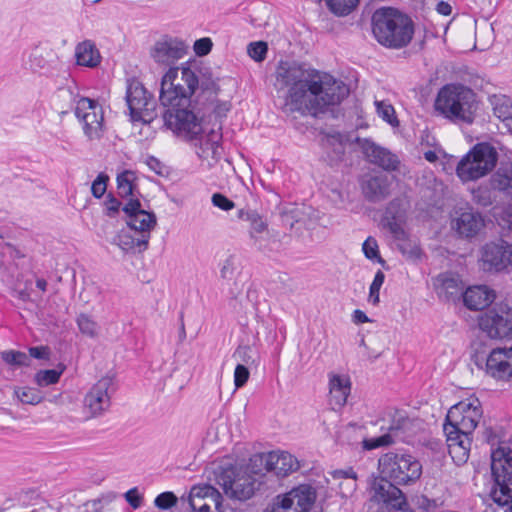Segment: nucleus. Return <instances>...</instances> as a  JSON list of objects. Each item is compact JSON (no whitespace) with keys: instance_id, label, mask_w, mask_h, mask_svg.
<instances>
[{"instance_id":"obj_1","label":"nucleus","mask_w":512,"mask_h":512,"mask_svg":"<svg viewBox=\"0 0 512 512\" xmlns=\"http://www.w3.org/2000/svg\"><path fill=\"white\" fill-rule=\"evenodd\" d=\"M188 53V45L177 37L163 35L149 49V56L161 68H168L161 79L160 102L164 108V125L176 134L195 138L202 132L194 113L191 97L199 81L189 66L176 63Z\"/></svg>"},{"instance_id":"obj_2","label":"nucleus","mask_w":512,"mask_h":512,"mask_svg":"<svg viewBox=\"0 0 512 512\" xmlns=\"http://www.w3.org/2000/svg\"><path fill=\"white\" fill-rule=\"evenodd\" d=\"M274 87L279 95L283 93L285 113L299 112L314 117L340 104L349 94L348 87L331 75L288 61L278 63Z\"/></svg>"},{"instance_id":"obj_3","label":"nucleus","mask_w":512,"mask_h":512,"mask_svg":"<svg viewBox=\"0 0 512 512\" xmlns=\"http://www.w3.org/2000/svg\"><path fill=\"white\" fill-rule=\"evenodd\" d=\"M482 416L478 398H468L453 405L446 415L443 431L449 454L457 464L465 463L471 447L470 434L477 427Z\"/></svg>"},{"instance_id":"obj_4","label":"nucleus","mask_w":512,"mask_h":512,"mask_svg":"<svg viewBox=\"0 0 512 512\" xmlns=\"http://www.w3.org/2000/svg\"><path fill=\"white\" fill-rule=\"evenodd\" d=\"M372 32L378 43L392 48L406 47L414 34V23L408 16L398 10L383 7L372 16Z\"/></svg>"},{"instance_id":"obj_5","label":"nucleus","mask_w":512,"mask_h":512,"mask_svg":"<svg viewBox=\"0 0 512 512\" xmlns=\"http://www.w3.org/2000/svg\"><path fill=\"white\" fill-rule=\"evenodd\" d=\"M435 109L453 122L471 124L478 108L475 93L463 85L448 84L442 87L435 100Z\"/></svg>"},{"instance_id":"obj_6","label":"nucleus","mask_w":512,"mask_h":512,"mask_svg":"<svg viewBox=\"0 0 512 512\" xmlns=\"http://www.w3.org/2000/svg\"><path fill=\"white\" fill-rule=\"evenodd\" d=\"M498 161V153L489 143H478L466 153L456 166V175L462 182L476 181L489 174Z\"/></svg>"},{"instance_id":"obj_7","label":"nucleus","mask_w":512,"mask_h":512,"mask_svg":"<svg viewBox=\"0 0 512 512\" xmlns=\"http://www.w3.org/2000/svg\"><path fill=\"white\" fill-rule=\"evenodd\" d=\"M378 470L398 485H412L422 475V464L413 455L388 452L379 458Z\"/></svg>"},{"instance_id":"obj_8","label":"nucleus","mask_w":512,"mask_h":512,"mask_svg":"<svg viewBox=\"0 0 512 512\" xmlns=\"http://www.w3.org/2000/svg\"><path fill=\"white\" fill-rule=\"evenodd\" d=\"M491 473L495 486L491 497L499 506L512 502V449L500 446L491 453Z\"/></svg>"},{"instance_id":"obj_9","label":"nucleus","mask_w":512,"mask_h":512,"mask_svg":"<svg viewBox=\"0 0 512 512\" xmlns=\"http://www.w3.org/2000/svg\"><path fill=\"white\" fill-rule=\"evenodd\" d=\"M254 466L250 463L248 467H229L220 472L217 482L228 497L246 500L254 494L256 480L251 475L257 473Z\"/></svg>"},{"instance_id":"obj_10","label":"nucleus","mask_w":512,"mask_h":512,"mask_svg":"<svg viewBox=\"0 0 512 512\" xmlns=\"http://www.w3.org/2000/svg\"><path fill=\"white\" fill-rule=\"evenodd\" d=\"M479 327L491 339H512V306L496 304L479 317Z\"/></svg>"},{"instance_id":"obj_11","label":"nucleus","mask_w":512,"mask_h":512,"mask_svg":"<svg viewBox=\"0 0 512 512\" xmlns=\"http://www.w3.org/2000/svg\"><path fill=\"white\" fill-rule=\"evenodd\" d=\"M126 102L133 121L150 123L156 117L154 98L139 81L128 82Z\"/></svg>"},{"instance_id":"obj_12","label":"nucleus","mask_w":512,"mask_h":512,"mask_svg":"<svg viewBox=\"0 0 512 512\" xmlns=\"http://www.w3.org/2000/svg\"><path fill=\"white\" fill-rule=\"evenodd\" d=\"M479 262L485 272H508L512 267V243L504 239L485 243L480 249Z\"/></svg>"},{"instance_id":"obj_13","label":"nucleus","mask_w":512,"mask_h":512,"mask_svg":"<svg viewBox=\"0 0 512 512\" xmlns=\"http://www.w3.org/2000/svg\"><path fill=\"white\" fill-rule=\"evenodd\" d=\"M75 116L89 140H99L103 136L104 114L102 106L96 100L80 98L75 107Z\"/></svg>"},{"instance_id":"obj_14","label":"nucleus","mask_w":512,"mask_h":512,"mask_svg":"<svg viewBox=\"0 0 512 512\" xmlns=\"http://www.w3.org/2000/svg\"><path fill=\"white\" fill-rule=\"evenodd\" d=\"M397 485L384 475H372L370 481L371 501L383 504L389 509L405 510L408 506L407 499Z\"/></svg>"},{"instance_id":"obj_15","label":"nucleus","mask_w":512,"mask_h":512,"mask_svg":"<svg viewBox=\"0 0 512 512\" xmlns=\"http://www.w3.org/2000/svg\"><path fill=\"white\" fill-rule=\"evenodd\" d=\"M413 421L404 411L395 410L390 414V424L387 427L388 432L375 438L363 441V447L366 450H372L383 446H388L399 441H407L411 435Z\"/></svg>"},{"instance_id":"obj_16","label":"nucleus","mask_w":512,"mask_h":512,"mask_svg":"<svg viewBox=\"0 0 512 512\" xmlns=\"http://www.w3.org/2000/svg\"><path fill=\"white\" fill-rule=\"evenodd\" d=\"M316 500V490L308 484H300L285 493L273 512H309Z\"/></svg>"},{"instance_id":"obj_17","label":"nucleus","mask_w":512,"mask_h":512,"mask_svg":"<svg viewBox=\"0 0 512 512\" xmlns=\"http://www.w3.org/2000/svg\"><path fill=\"white\" fill-rule=\"evenodd\" d=\"M113 381L103 377L96 382L84 397V410L90 417H98L105 413L111 405Z\"/></svg>"},{"instance_id":"obj_18","label":"nucleus","mask_w":512,"mask_h":512,"mask_svg":"<svg viewBox=\"0 0 512 512\" xmlns=\"http://www.w3.org/2000/svg\"><path fill=\"white\" fill-rule=\"evenodd\" d=\"M251 464L263 466L267 472H274L279 477L299 469L298 460L288 452H269L251 458Z\"/></svg>"},{"instance_id":"obj_19","label":"nucleus","mask_w":512,"mask_h":512,"mask_svg":"<svg viewBox=\"0 0 512 512\" xmlns=\"http://www.w3.org/2000/svg\"><path fill=\"white\" fill-rule=\"evenodd\" d=\"M485 367L491 377L512 381V346L493 349L486 358Z\"/></svg>"},{"instance_id":"obj_20","label":"nucleus","mask_w":512,"mask_h":512,"mask_svg":"<svg viewBox=\"0 0 512 512\" xmlns=\"http://www.w3.org/2000/svg\"><path fill=\"white\" fill-rule=\"evenodd\" d=\"M361 149L368 161L387 172L397 171L400 166L398 156L385 147L379 146L369 139L361 142Z\"/></svg>"},{"instance_id":"obj_21","label":"nucleus","mask_w":512,"mask_h":512,"mask_svg":"<svg viewBox=\"0 0 512 512\" xmlns=\"http://www.w3.org/2000/svg\"><path fill=\"white\" fill-rule=\"evenodd\" d=\"M193 512H223L221 496L211 486L193 487L189 495Z\"/></svg>"},{"instance_id":"obj_22","label":"nucleus","mask_w":512,"mask_h":512,"mask_svg":"<svg viewBox=\"0 0 512 512\" xmlns=\"http://www.w3.org/2000/svg\"><path fill=\"white\" fill-rule=\"evenodd\" d=\"M452 228L462 237L471 238L478 234L484 226L482 215L472 209L456 211L451 222Z\"/></svg>"},{"instance_id":"obj_23","label":"nucleus","mask_w":512,"mask_h":512,"mask_svg":"<svg viewBox=\"0 0 512 512\" xmlns=\"http://www.w3.org/2000/svg\"><path fill=\"white\" fill-rule=\"evenodd\" d=\"M391 182L388 176L383 174L368 175L361 183L364 197L372 203H378L390 195Z\"/></svg>"},{"instance_id":"obj_24","label":"nucleus","mask_w":512,"mask_h":512,"mask_svg":"<svg viewBox=\"0 0 512 512\" xmlns=\"http://www.w3.org/2000/svg\"><path fill=\"white\" fill-rule=\"evenodd\" d=\"M351 392L349 376L329 373V403L334 410L343 407Z\"/></svg>"},{"instance_id":"obj_25","label":"nucleus","mask_w":512,"mask_h":512,"mask_svg":"<svg viewBox=\"0 0 512 512\" xmlns=\"http://www.w3.org/2000/svg\"><path fill=\"white\" fill-rule=\"evenodd\" d=\"M438 296L447 302H457L464 294V284L457 275L441 274L437 278Z\"/></svg>"},{"instance_id":"obj_26","label":"nucleus","mask_w":512,"mask_h":512,"mask_svg":"<svg viewBox=\"0 0 512 512\" xmlns=\"http://www.w3.org/2000/svg\"><path fill=\"white\" fill-rule=\"evenodd\" d=\"M80 98L82 97L78 93L76 84L71 82V84L56 90L52 97V104L60 115H66L70 110H75Z\"/></svg>"},{"instance_id":"obj_27","label":"nucleus","mask_w":512,"mask_h":512,"mask_svg":"<svg viewBox=\"0 0 512 512\" xmlns=\"http://www.w3.org/2000/svg\"><path fill=\"white\" fill-rule=\"evenodd\" d=\"M495 299V293L485 285L469 287L464 291L462 300L470 310H482Z\"/></svg>"},{"instance_id":"obj_28","label":"nucleus","mask_w":512,"mask_h":512,"mask_svg":"<svg viewBox=\"0 0 512 512\" xmlns=\"http://www.w3.org/2000/svg\"><path fill=\"white\" fill-rule=\"evenodd\" d=\"M132 230H121L113 238L112 244L118 246L124 253L143 252L148 248L146 238H141L137 234H132Z\"/></svg>"},{"instance_id":"obj_29","label":"nucleus","mask_w":512,"mask_h":512,"mask_svg":"<svg viewBox=\"0 0 512 512\" xmlns=\"http://www.w3.org/2000/svg\"><path fill=\"white\" fill-rule=\"evenodd\" d=\"M127 225L135 234L139 235L141 238H146L149 244L151 230L156 225V216L154 213L145 210L138 211L134 217L127 220Z\"/></svg>"},{"instance_id":"obj_30","label":"nucleus","mask_w":512,"mask_h":512,"mask_svg":"<svg viewBox=\"0 0 512 512\" xmlns=\"http://www.w3.org/2000/svg\"><path fill=\"white\" fill-rule=\"evenodd\" d=\"M75 57L78 65L90 68L98 66L101 62V55L90 40L83 41L76 46Z\"/></svg>"},{"instance_id":"obj_31","label":"nucleus","mask_w":512,"mask_h":512,"mask_svg":"<svg viewBox=\"0 0 512 512\" xmlns=\"http://www.w3.org/2000/svg\"><path fill=\"white\" fill-rule=\"evenodd\" d=\"M237 216L240 220L248 223L250 236L254 239L267 229V223L256 211L240 209Z\"/></svg>"},{"instance_id":"obj_32","label":"nucleus","mask_w":512,"mask_h":512,"mask_svg":"<svg viewBox=\"0 0 512 512\" xmlns=\"http://www.w3.org/2000/svg\"><path fill=\"white\" fill-rule=\"evenodd\" d=\"M491 188L510 193L512 191V168H499L490 178Z\"/></svg>"},{"instance_id":"obj_33","label":"nucleus","mask_w":512,"mask_h":512,"mask_svg":"<svg viewBox=\"0 0 512 512\" xmlns=\"http://www.w3.org/2000/svg\"><path fill=\"white\" fill-rule=\"evenodd\" d=\"M135 179L134 172L130 170H125L117 176V190L120 197L126 198L133 195Z\"/></svg>"},{"instance_id":"obj_34","label":"nucleus","mask_w":512,"mask_h":512,"mask_svg":"<svg viewBox=\"0 0 512 512\" xmlns=\"http://www.w3.org/2000/svg\"><path fill=\"white\" fill-rule=\"evenodd\" d=\"M79 331L86 337L97 338L99 335L100 327L98 323L88 314L81 313L76 319Z\"/></svg>"},{"instance_id":"obj_35","label":"nucleus","mask_w":512,"mask_h":512,"mask_svg":"<svg viewBox=\"0 0 512 512\" xmlns=\"http://www.w3.org/2000/svg\"><path fill=\"white\" fill-rule=\"evenodd\" d=\"M494 115L500 120H508L512 117V103L506 96H494L491 99Z\"/></svg>"},{"instance_id":"obj_36","label":"nucleus","mask_w":512,"mask_h":512,"mask_svg":"<svg viewBox=\"0 0 512 512\" xmlns=\"http://www.w3.org/2000/svg\"><path fill=\"white\" fill-rule=\"evenodd\" d=\"M326 6L336 16L350 14L358 5L359 0H325Z\"/></svg>"},{"instance_id":"obj_37","label":"nucleus","mask_w":512,"mask_h":512,"mask_svg":"<svg viewBox=\"0 0 512 512\" xmlns=\"http://www.w3.org/2000/svg\"><path fill=\"white\" fill-rule=\"evenodd\" d=\"M64 371V366L61 369H48V370H40L35 374L34 380L36 384L40 387H46L52 384H56L62 373Z\"/></svg>"},{"instance_id":"obj_38","label":"nucleus","mask_w":512,"mask_h":512,"mask_svg":"<svg viewBox=\"0 0 512 512\" xmlns=\"http://www.w3.org/2000/svg\"><path fill=\"white\" fill-rule=\"evenodd\" d=\"M15 393L24 404L37 405L43 400V395L37 388L22 387L16 390Z\"/></svg>"},{"instance_id":"obj_39","label":"nucleus","mask_w":512,"mask_h":512,"mask_svg":"<svg viewBox=\"0 0 512 512\" xmlns=\"http://www.w3.org/2000/svg\"><path fill=\"white\" fill-rule=\"evenodd\" d=\"M404 200L401 198H394L387 205L383 217L385 219H403L405 218Z\"/></svg>"},{"instance_id":"obj_40","label":"nucleus","mask_w":512,"mask_h":512,"mask_svg":"<svg viewBox=\"0 0 512 512\" xmlns=\"http://www.w3.org/2000/svg\"><path fill=\"white\" fill-rule=\"evenodd\" d=\"M3 361L12 366H29L30 358L24 352L21 351H4L1 354Z\"/></svg>"},{"instance_id":"obj_41","label":"nucleus","mask_w":512,"mask_h":512,"mask_svg":"<svg viewBox=\"0 0 512 512\" xmlns=\"http://www.w3.org/2000/svg\"><path fill=\"white\" fill-rule=\"evenodd\" d=\"M375 104L379 117H381L384 121L392 126L398 125L399 122L395 115V110L391 104H388L384 101H376Z\"/></svg>"},{"instance_id":"obj_42","label":"nucleus","mask_w":512,"mask_h":512,"mask_svg":"<svg viewBox=\"0 0 512 512\" xmlns=\"http://www.w3.org/2000/svg\"><path fill=\"white\" fill-rule=\"evenodd\" d=\"M472 200L479 206L488 207L492 205L494 197L488 187L480 186L472 190Z\"/></svg>"},{"instance_id":"obj_43","label":"nucleus","mask_w":512,"mask_h":512,"mask_svg":"<svg viewBox=\"0 0 512 512\" xmlns=\"http://www.w3.org/2000/svg\"><path fill=\"white\" fill-rule=\"evenodd\" d=\"M322 146L325 149L331 148L337 158L344 154V144L340 134L327 135L322 139Z\"/></svg>"},{"instance_id":"obj_44","label":"nucleus","mask_w":512,"mask_h":512,"mask_svg":"<svg viewBox=\"0 0 512 512\" xmlns=\"http://www.w3.org/2000/svg\"><path fill=\"white\" fill-rule=\"evenodd\" d=\"M362 250L366 258L370 260H377L380 264L384 265L385 261L379 255L377 241L373 237H368L363 245Z\"/></svg>"},{"instance_id":"obj_45","label":"nucleus","mask_w":512,"mask_h":512,"mask_svg":"<svg viewBox=\"0 0 512 512\" xmlns=\"http://www.w3.org/2000/svg\"><path fill=\"white\" fill-rule=\"evenodd\" d=\"M385 280V275L381 270H378L369 288V301L373 305H377L380 301L379 292Z\"/></svg>"},{"instance_id":"obj_46","label":"nucleus","mask_w":512,"mask_h":512,"mask_svg":"<svg viewBox=\"0 0 512 512\" xmlns=\"http://www.w3.org/2000/svg\"><path fill=\"white\" fill-rule=\"evenodd\" d=\"M268 51L267 43L264 41L251 42L247 47L248 55L256 62H262Z\"/></svg>"},{"instance_id":"obj_47","label":"nucleus","mask_w":512,"mask_h":512,"mask_svg":"<svg viewBox=\"0 0 512 512\" xmlns=\"http://www.w3.org/2000/svg\"><path fill=\"white\" fill-rule=\"evenodd\" d=\"M178 498L173 492L160 493L154 500V505L161 510H168L177 504Z\"/></svg>"},{"instance_id":"obj_48","label":"nucleus","mask_w":512,"mask_h":512,"mask_svg":"<svg viewBox=\"0 0 512 512\" xmlns=\"http://www.w3.org/2000/svg\"><path fill=\"white\" fill-rule=\"evenodd\" d=\"M237 269V261L233 255L228 256L220 266V277L224 280H232Z\"/></svg>"},{"instance_id":"obj_49","label":"nucleus","mask_w":512,"mask_h":512,"mask_svg":"<svg viewBox=\"0 0 512 512\" xmlns=\"http://www.w3.org/2000/svg\"><path fill=\"white\" fill-rule=\"evenodd\" d=\"M402 222L403 219H385V217L382 219L383 226L388 228L396 239H402L405 236Z\"/></svg>"},{"instance_id":"obj_50","label":"nucleus","mask_w":512,"mask_h":512,"mask_svg":"<svg viewBox=\"0 0 512 512\" xmlns=\"http://www.w3.org/2000/svg\"><path fill=\"white\" fill-rule=\"evenodd\" d=\"M109 180L108 175L99 173L96 179L93 181L91 186L92 195L95 198H101L106 192L107 182Z\"/></svg>"},{"instance_id":"obj_51","label":"nucleus","mask_w":512,"mask_h":512,"mask_svg":"<svg viewBox=\"0 0 512 512\" xmlns=\"http://www.w3.org/2000/svg\"><path fill=\"white\" fill-rule=\"evenodd\" d=\"M250 376V372L246 365L244 364H237L234 371V384L236 388H240L244 386Z\"/></svg>"},{"instance_id":"obj_52","label":"nucleus","mask_w":512,"mask_h":512,"mask_svg":"<svg viewBox=\"0 0 512 512\" xmlns=\"http://www.w3.org/2000/svg\"><path fill=\"white\" fill-rule=\"evenodd\" d=\"M336 475L338 477L344 478L345 480H348V482L346 483V486H347V490L349 492H353V491L356 490V487H357V484H356L357 474H356V472L352 468H349L347 470L337 471Z\"/></svg>"},{"instance_id":"obj_53","label":"nucleus","mask_w":512,"mask_h":512,"mask_svg":"<svg viewBox=\"0 0 512 512\" xmlns=\"http://www.w3.org/2000/svg\"><path fill=\"white\" fill-rule=\"evenodd\" d=\"M145 163L150 170L154 171L159 176H167L169 173L167 166L154 156H147Z\"/></svg>"},{"instance_id":"obj_54","label":"nucleus","mask_w":512,"mask_h":512,"mask_svg":"<svg viewBox=\"0 0 512 512\" xmlns=\"http://www.w3.org/2000/svg\"><path fill=\"white\" fill-rule=\"evenodd\" d=\"M213 43L210 38L204 37L195 41L194 52L197 56H205L212 49Z\"/></svg>"},{"instance_id":"obj_55","label":"nucleus","mask_w":512,"mask_h":512,"mask_svg":"<svg viewBox=\"0 0 512 512\" xmlns=\"http://www.w3.org/2000/svg\"><path fill=\"white\" fill-rule=\"evenodd\" d=\"M212 203L214 206L218 207L221 210L228 211L231 210L235 204L232 200L227 198L225 195L221 193H214L212 195Z\"/></svg>"},{"instance_id":"obj_56","label":"nucleus","mask_w":512,"mask_h":512,"mask_svg":"<svg viewBox=\"0 0 512 512\" xmlns=\"http://www.w3.org/2000/svg\"><path fill=\"white\" fill-rule=\"evenodd\" d=\"M106 214L109 217H114L120 210L121 202L112 194H108L104 202Z\"/></svg>"},{"instance_id":"obj_57","label":"nucleus","mask_w":512,"mask_h":512,"mask_svg":"<svg viewBox=\"0 0 512 512\" xmlns=\"http://www.w3.org/2000/svg\"><path fill=\"white\" fill-rule=\"evenodd\" d=\"M122 210L128 216V219H131L138 213V211H143L144 209H142L141 203L138 199L131 198L122 208Z\"/></svg>"},{"instance_id":"obj_58","label":"nucleus","mask_w":512,"mask_h":512,"mask_svg":"<svg viewBox=\"0 0 512 512\" xmlns=\"http://www.w3.org/2000/svg\"><path fill=\"white\" fill-rule=\"evenodd\" d=\"M125 499L129 505L137 509L142 504V497L139 495L137 488H132L125 493Z\"/></svg>"},{"instance_id":"obj_59","label":"nucleus","mask_w":512,"mask_h":512,"mask_svg":"<svg viewBox=\"0 0 512 512\" xmlns=\"http://www.w3.org/2000/svg\"><path fill=\"white\" fill-rule=\"evenodd\" d=\"M250 347L249 346H239L233 354V357L240 362H243L244 365H248L252 362L250 356Z\"/></svg>"},{"instance_id":"obj_60","label":"nucleus","mask_w":512,"mask_h":512,"mask_svg":"<svg viewBox=\"0 0 512 512\" xmlns=\"http://www.w3.org/2000/svg\"><path fill=\"white\" fill-rule=\"evenodd\" d=\"M402 253L406 255L409 259H419L422 255V251L418 245H403L401 246Z\"/></svg>"},{"instance_id":"obj_61","label":"nucleus","mask_w":512,"mask_h":512,"mask_svg":"<svg viewBox=\"0 0 512 512\" xmlns=\"http://www.w3.org/2000/svg\"><path fill=\"white\" fill-rule=\"evenodd\" d=\"M29 355L36 359H48L49 349L45 346L31 347L29 349Z\"/></svg>"},{"instance_id":"obj_62","label":"nucleus","mask_w":512,"mask_h":512,"mask_svg":"<svg viewBox=\"0 0 512 512\" xmlns=\"http://www.w3.org/2000/svg\"><path fill=\"white\" fill-rule=\"evenodd\" d=\"M352 321L355 324H363V323H368L371 320L368 318V316L362 310L356 309V310H354V312L352 314Z\"/></svg>"},{"instance_id":"obj_63","label":"nucleus","mask_w":512,"mask_h":512,"mask_svg":"<svg viewBox=\"0 0 512 512\" xmlns=\"http://www.w3.org/2000/svg\"><path fill=\"white\" fill-rule=\"evenodd\" d=\"M436 11L441 15L448 16L451 14L452 8L449 3L440 1L436 5Z\"/></svg>"},{"instance_id":"obj_64","label":"nucleus","mask_w":512,"mask_h":512,"mask_svg":"<svg viewBox=\"0 0 512 512\" xmlns=\"http://www.w3.org/2000/svg\"><path fill=\"white\" fill-rule=\"evenodd\" d=\"M31 285V282H26V288L21 290H14L15 296L20 299L23 302H27L30 300V293L28 292L27 288Z\"/></svg>"}]
</instances>
